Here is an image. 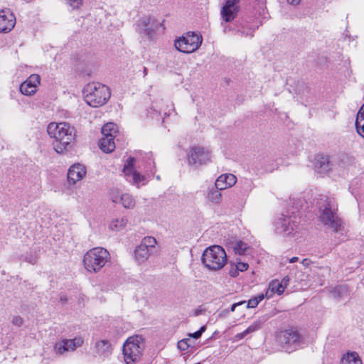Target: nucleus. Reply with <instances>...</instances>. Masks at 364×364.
Returning a JSON list of instances; mask_svg holds the SVG:
<instances>
[{
    "label": "nucleus",
    "instance_id": "nucleus-13",
    "mask_svg": "<svg viewBox=\"0 0 364 364\" xmlns=\"http://www.w3.org/2000/svg\"><path fill=\"white\" fill-rule=\"evenodd\" d=\"M275 232L283 237L289 236L295 230L296 225L291 217L282 215L274 222Z\"/></svg>",
    "mask_w": 364,
    "mask_h": 364
},
{
    "label": "nucleus",
    "instance_id": "nucleus-10",
    "mask_svg": "<svg viewBox=\"0 0 364 364\" xmlns=\"http://www.w3.org/2000/svg\"><path fill=\"white\" fill-rule=\"evenodd\" d=\"M210 152L203 147L193 146L188 153V164L190 166L198 167L210 161Z\"/></svg>",
    "mask_w": 364,
    "mask_h": 364
},
{
    "label": "nucleus",
    "instance_id": "nucleus-7",
    "mask_svg": "<svg viewBox=\"0 0 364 364\" xmlns=\"http://www.w3.org/2000/svg\"><path fill=\"white\" fill-rule=\"evenodd\" d=\"M203 37L198 33L188 32L174 41L176 49L181 53H191L196 51L201 46Z\"/></svg>",
    "mask_w": 364,
    "mask_h": 364
},
{
    "label": "nucleus",
    "instance_id": "nucleus-18",
    "mask_svg": "<svg viewBox=\"0 0 364 364\" xmlns=\"http://www.w3.org/2000/svg\"><path fill=\"white\" fill-rule=\"evenodd\" d=\"M237 182V178L231 173L220 175L215 181V186L217 189L225 190L233 186Z\"/></svg>",
    "mask_w": 364,
    "mask_h": 364
},
{
    "label": "nucleus",
    "instance_id": "nucleus-31",
    "mask_svg": "<svg viewBox=\"0 0 364 364\" xmlns=\"http://www.w3.org/2000/svg\"><path fill=\"white\" fill-rule=\"evenodd\" d=\"M333 295L335 298L343 299L348 296V290L346 286L341 285L335 288L333 291Z\"/></svg>",
    "mask_w": 364,
    "mask_h": 364
},
{
    "label": "nucleus",
    "instance_id": "nucleus-12",
    "mask_svg": "<svg viewBox=\"0 0 364 364\" xmlns=\"http://www.w3.org/2000/svg\"><path fill=\"white\" fill-rule=\"evenodd\" d=\"M84 343V339L81 336L75 337L72 339H63L56 342L53 350L56 354L63 355L66 352L74 351L76 348L81 347Z\"/></svg>",
    "mask_w": 364,
    "mask_h": 364
},
{
    "label": "nucleus",
    "instance_id": "nucleus-4",
    "mask_svg": "<svg viewBox=\"0 0 364 364\" xmlns=\"http://www.w3.org/2000/svg\"><path fill=\"white\" fill-rule=\"evenodd\" d=\"M84 95L85 102L93 107L103 105L110 97L108 87L100 82L87 84L84 88Z\"/></svg>",
    "mask_w": 364,
    "mask_h": 364
},
{
    "label": "nucleus",
    "instance_id": "nucleus-15",
    "mask_svg": "<svg viewBox=\"0 0 364 364\" xmlns=\"http://www.w3.org/2000/svg\"><path fill=\"white\" fill-rule=\"evenodd\" d=\"M41 83V77L37 74L31 75L20 86L21 92L26 96L33 95Z\"/></svg>",
    "mask_w": 364,
    "mask_h": 364
},
{
    "label": "nucleus",
    "instance_id": "nucleus-25",
    "mask_svg": "<svg viewBox=\"0 0 364 364\" xmlns=\"http://www.w3.org/2000/svg\"><path fill=\"white\" fill-rule=\"evenodd\" d=\"M355 128L358 134L364 138V104L357 114Z\"/></svg>",
    "mask_w": 364,
    "mask_h": 364
},
{
    "label": "nucleus",
    "instance_id": "nucleus-8",
    "mask_svg": "<svg viewBox=\"0 0 364 364\" xmlns=\"http://www.w3.org/2000/svg\"><path fill=\"white\" fill-rule=\"evenodd\" d=\"M159 28V23L150 16L141 17L136 23V31L141 38L151 41L154 38L156 31Z\"/></svg>",
    "mask_w": 364,
    "mask_h": 364
},
{
    "label": "nucleus",
    "instance_id": "nucleus-28",
    "mask_svg": "<svg viewBox=\"0 0 364 364\" xmlns=\"http://www.w3.org/2000/svg\"><path fill=\"white\" fill-rule=\"evenodd\" d=\"M117 132V126L112 122L107 123L102 127V137L107 136L115 138Z\"/></svg>",
    "mask_w": 364,
    "mask_h": 364
},
{
    "label": "nucleus",
    "instance_id": "nucleus-38",
    "mask_svg": "<svg viewBox=\"0 0 364 364\" xmlns=\"http://www.w3.org/2000/svg\"><path fill=\"white\" fill-rule=\"evenodd\" d=\"M205 331V326H202L200 330H198V331L193 333H190L189 334V336L191 337V338H196V339H198L199 338L202 333Z\"/></svg>",
    "mask_w": 364,
    "mask_h": 364
},
{
    "label": "nucleus",
    "instance_id": "nucleus-11",
    "mask_svg": "<svg viewBox=\"0 0 364 364\" xmlns=\"http://www.w3.org/2000/svg\"><path fill=\"white\" fill-rule=\"evenodd\" d=\"M134 159L129 157L124 166L123 173L127 181L138 188L146 183V178L134 168Z\"/></svg>",
    "mask_w": 364,
    "mask_h": 364
},
{
    "label": "nucleus",
    "instance_id": "nucleus-41",
    "mask_svg": "<svg viewBox=\"0 0 364 364\" xmlns=\"http://www.w3.org/2000/svg\"><path fill=\"white\" fill-rule=\"evenodd\" d=\"M247 335L245 332V331L242 333H237L236 334L235 336H234V340L235 341H240L241 339H242L244 337H245Z\"/></svg>",
    "mask_w": 364,
    "mask_h": 364
},
{
    "label": "nucleus",
    "instance_id": "nucleus-2",
    "mask_svg": "<svg viewBox=\"0 0 364 364\" xmlns=\"http://www.w3.org/2000/svg\"><path fill=\"white\" fill-rule=\"evenodd\" d=\"M336 211L337 205L332 198H326L320 206V221L326 228L336 232L342 228V223Z\"/></svg>",
    "mask_w": 364,
    "mask_h": 364
},
{
    "label": "nucleus",
    "instance_id": "nucleus-6",
    "mask_svg": "<svg viewBox=\"0 0 364 364\" xmlns=\"http://www.w3.org/2000/svg\"><path fill=\"white\" fill-rule=\"evenodd\" d=\"M202 262L210 270H219L227 262V255L224 249L219 245L206 248L202 255Z\"/></svg>",
    "mask_w": 364,
    "mask_h": 364
},
{
    "label": "nucleus",
    "instance_id": "nucleus-19",
    "mask_svg": "<svg viewBox=\"0 0 364 364\" xmlns=\"http://www.w3.org/2000/svg\"><path fill=\"white\" fill-rule=\"evenodd\" d=\"M112 347L108 340H99L95 343L94 353L100 357H107L112 353Z\"/></svg>",
    "mask_w": 364,
    "mask_h": 364
},
{
    "label": "nucleus",
    "instance_id": "nucleus-33",
    "mask_svg": "<svg viewBox=\"0 0 364 364\" xmlns=\"http://www.w3.org/2000/svg\"><path fill=\"white\" fill-rule=\"evenodd\" d=\"M122 193L117 189H112L109 193V197L114 203H119Z\"/></svg>",
    "mask_w": 364,
    "mask_h": 364
},
{
    "label": "nucleus",
    "instance_id": "nucleus-34",
    "mask_svg": "<svg viewBox=\"0 0 364 364\" xmlns=\"http://www.w3.org/2000/svg\"><path fill=\"white\" fill-rule=\"evenodd\" d=\"M190 346H191L190 338H184L178 342V348L182 351L187 350Z\"/></svg>",
    "mask_w": 364,
    "mask_h": 364
},
{
    "label": "nucleus",
    "instance_id": "nucleus-39",
    "mask_svg": "<svg viewBox=\"0 0 364 364\" xmlns=\"http://www.w3.org/2000/svg\"><path fill=\"white\" fill-rule=\"evenodd\" d=\"M12 323L17 326H21L23 323V319L19 316H15L12 318Z\"/></svg>",
    "mask_w": 364,
    "mask_h": 364
},
{
    "label": "nucleus",
    "instance_id": "nucleus-17",
    "mask_svg": "<svg viewBox=\"0 0 364 364\" xmlns=\"http://www.w3.org/2000/svg\"><path fill=\"white\" fill-rule=\"evenodd\" d=\"M16 18L9 10H2L0 12V33L10 31L15 26Z\"/></svg>",
    "mask_w": 364,
    "mask_h": 364
},
{
    "label": "nucleus",
    "instance_id": "nucleus-43",
    "mask_svg": "<svg viewBox=\"0 0 364 364\" xmlns=\"http://www.w3.org/2000/svg\"><path fill=\"white\" fill-rule=\"evenodd\" d=\"M173 110H174L173 104V103H171V104L168 106V110H167V111H165V112H164V114L168 116V115L171 114V111H173Z\"/></svg>",
    "mask_w": 364,
    "mask_h": 364
},
{
    "label": "nucleus",
    "instance_id": "nucleus-21",
    "mask_svg": "<svg viewBox=\"0 0 364 364\" xmlns=\"http://www.w3.org/2000/svg\"><path fill=\"white\" fill-rule=\"evenodd\" d=\"M315 168L321 173H327L331 168L332 165L327 156L318 155L315 159Z\"/></svg>",
    "mask_w": 364,
    "mask_h": 364
},
{
    "label": "nucleus",
    "instance_id": "nucleus-16",
    "mask_svg": "<svg viewBox=\"0 0 364 364\" xmlns=\"http://www.w3.org/2000/svg\"><path fill=\"white\" fill-rule=\"evenodd\" d=\"M86 168L80 164H75L70 167L68 171V181L70 184H75L82 180L86 175Z\"/></svg>",
    "mask_w": 364,
    "mask_h": 364
},
{
    "label": "nucleus",
    "instance_id": "nucleus-46",
    "mask_svg": "<svg viewBox=\"0 0 364 364\" xmlns=\"http://www.w3.org/2000/svg\"><path fill=\"white\" fill-rule=\"evenodd\" d=\"M289 282V278L288 277H284L283 278V279L280 282V283H282L283 285L284 286V289L287 287V286L288 285V283Z\"/></svg>",
    "mask_w": 364,
    "mask_h": 364
},
{
    "label": "nucleus",
    "instance_id": "nucleus-3",
    "mask_svg": "<svg viewBox=\"0 0 364 364\" xmlns=\"http://www.w3.org/2000/svg\"><path fill=\"white\" fill-rule=\"evenodd\" d=\"M109 252L100 247H94L87 251L83 257V265L90 273L99 272L109 261Z\"/></svg>",
    "mask_w": 364,
    "mask_h": 364
},
{
    "label": "nucleus",
    "instance_id": "nucleus-22",
    "mask_svg": "<svg viewBox=\"0 0 364 364\" xmlns=\"http://www.w3.org/2000/svg\"><path fill=\"white\" fill-rule=\"evenodd\" d=\"M128 220L126 217L112 218L108 223V229L113 232L122 231L127 225Z\"/></svg>",
    "mask_w": 364,
    "mask_h": 364
},
{
    "label": "nucleus",
    "instance_id": "nucleus-40",
    "mask_svg": "<svg viewBox=\"0 0 364 364\" xmlns=\"http://www.w3.org/2000/svg\"><path fill=\"white\" fill-rule=\"evenodd\" d=\"M69 4L73 9H79L82 5V0H68Z\"/></svg>",
    "mask_w": 364,
    "mask_h": 364
},
{
    "label": "nucleus",
    "instance_id": "nucleus-36",
    "mask_svg": "<svg viewBox=\"0 0 364 364\" xmlns=\"http://www.w3.org/2000/svg\"><path fill=\"white\" fill-rule=\"evenodd\" d=\"M37 259H38V257H37L36 254L31 253L29 255L25 256L23 259H24V261L33 264L36 262Z\"/></svg>",
    "mask_w": 364,
    "mask_h": 364
},
{
    "label": "nucleus",
    "instance_id": "nucleus-20",
    "mask_svg": "<svg viewBox=\"0 0 364 364\" xmlns=\"http://www.w3.org/2000/svg\"><path fill=\"white\" fill-rule=\"evenodd\" d=\"M299 334L296 330L290 328L281 333L280 339L287 345H296L299 341Z\"/></svg>",
    "mask_w": 364,
    "mask_h": 364
},
{
    "label": "nucleus",
    "instance_id": "nucleus-44",
    "mask_svg": "<svg viewBox=\"0 0 364 364\" xmlns=\"http://www.w3.org/2000/svg\"><path fill=\"white\" fill-rule=\"evenodd\" d=\"M246 301H240V302H237V303H235L233 304L232 306H231V308H230V311L232 312L235 311V308L237 306H240V305H242L243 304H245Z\"/></svg>",
    "mask_w": 364,
    "mask_h": 364
},
{
    "label": "nucleus",
    "instance_id": "nucleus-37",
    "mask_svg": "<svg viewBox=\"0 0 364 364\" xmlns=\"http://www.w3.org/2000/svg\"><path fill=\"white\" fill-rule=\"evenodd\" d=\"M248 264L247 263H245V262H237L236 264H235V267L237 268V270H239L240 272H244V271H246L247 269H248Z\"/></svg>",
    "mask_w": 364,
    "mask_h": 364
},
{
    "label": "nucleus",
    "instance_id": "nucleus-29",
    "mask_svg": "<svg viewBox=\"0 0 364 364\" xmlns=\"http://www.w3.org/2000/svg\"><path fill=\"white\" fill-rule=\"evenodd\" d=\"M125 208H133L135 206V200L128 193H123L120 198V202Z\"/></svg>",
    "mask_w": 364,
    "mask_h": 364
},
{
    "label": "nucleus",
    "instance_id": "nucleus-32",
    "mask_svg": "<svg viewBox=\"0 0 364 364\" xmlns=\"http://www.w3.org/2000/svg\"><path fill=\"white\" fill-rule=\"evenodd\" d=\"M264 298V294L261 293L250 299L247 301V308H255Z\"/></svg>",
    "mask_w": 364,
    "mask_h": 364
},
{
    "label": "nucleus",
    "instance_id": "nucleus-14",
    "mask_svg": "<svg viewBox=\"0 0 364 364\" xmlns=\"http://www.w3.org/2000/svg\"><path fill=\"white\" fill-rule=\"evenodd\" d=\"M239 0H227L221 8L220 15L225 22L232 21L237 15L240 10Z\"/></svg>",
    "mask_w": 364,
    "mask_h": 364
},
{
    "label": "nucleus",
    "instance_id": "nucleus-1",
    "mask_svg": "<svg viewBox=\"0 0 364 364\" xmlns=\"http://www.w3.org/2000/svg\"><path fill=\"white\" fill-rule=\"evenodd\" d=\"M47 132L55 141L54 149L58 153H63L75 139V129L66 122H50Z\"/></svg>",
    "mask_w": 364,
    "mask_h": 364
},
{
    "label": "nucleus",
    "instance_id": "nucleus-5",
    "mask_svg": "<svg viewBox=\"0 0 364 364\" xmlns=\"http://www.w3.org/2000/svg\"><path fill=\"white\" fill-rule=\"evenodd\" d=\"M145 348L144 340L141 336L134 335L129 337L123 346V355L126 364L138 363Z\"/></svg>",
    "mask_w": 364,
    "mask_h": 364
},
{
    "label": "nucleus",
    "instance_id": "nucleus-24",
    "mask_svg": "<svg viewBox=\"0 0 364 364\" xmlns=\"http://www.w3.org/2000/svg\"><path fill=\"white\" fill-rule=\"evenodd\" d=\"M100 147L104 152L111 153L115 149L114 138L102 137L100 141Z\"/></svg>",
    "mask_w": 364,
    "mask_h": 364
},
{
    "label": "nucleus",
    "instance_id": "nucleus-48",
    "mask_svg": "<svg viewBox=\"0 0 364 364\" xmlns=\"http://www.w3.org/2000/svg\"><path fill=\"white\" fill-rule=\"evenodd\" d=\"M299 260V257H293L289 259L290 263H294L296 262Z\"/></svg>",
    "mask_w": 364,
    "mask_h": 364
},
{
    "label": "nucleus",
    "instance_id": "nucleus-45",
    "mask_svg": "<svg viewBox=\"0 0 364 364\" xmlns=\"http://www.w3.org/2000/svg\"><path fill=\"white\" fill-rule=\"evenodd\" d=\"M301 264H303V266H304L305 267H308L311 264V261L307 258L306 259H304L301 262Z\"/></svg>",
    "mask_w": 364,
    "mask_h": 364
},
{
    "label": "nucleus",
    "instance_id": "nucleus-42",
    "mask_svg": "<svg viewBox=\"0 0 364 364\" xmlns=\"http://www.w3.org/2000/svg\"><path fill=\"white\" fill-rule=\"evenodd\" d=\"M301 0H287V4L291 6H297L301 3Z\"/></svg>",
    "mask_w": 364,
    "mask_h": 364
},
{
    "label": "nucleus",
    "instance_id": "nucleus-9",
    "mask_svg": "<svg viewBox=\"0 0 364 364\" xmlns=\"http://www.w3.org/2000/svg\"><path fill=\"white\" fill-rule=\"evenodd\" d=\"M157 241L154 237L147 236L142 239L141 243L134 250V257L139 263H144L156 251Z\"/></svg>",
    "mask_w": 364,
    "mask_h": 364
},
{
    "label": "nucleus",
    "instance_id": "nucleus-23",
    "mask_svg": "<svg viewBox=\"0 0 364 364\" xmlns=\"http://www.w3.org/2000/svg\"><path fill=\"white\" fill-rule=\"evenodd\" d=\"M284 286L282 283H280V282L277 279L273 280L269 283V288L266 292L265 296L267 298H269L274 293H277V294L280 295L284 291Z\"/></svg>",
    "mask_w": 364,
    "mask_h": 364
},
{
    "label": "nucleus",
    "instance_id": "nucleus-35",
    "mask_svg": "<svg viewBox=\"0 0 364 364\" xmlns=\"http://www.w3.org/2000/svg\"><path fill=\"white\" fill-rule=\"evenodd\" d=\"M260 328L259 322H255L251 324L247 329L245 330L246 335L252 333Z\"/></svg>",
    "mask_w": 364,
    "mask_h": 364
},
{
    "label": "nucleus",
    "instance_id": "nucleus-26",
    "mask_svg": "<svg viewBox=\"0 0 364 364\" xmlns=\"http://www.w3.org/2000/svg\"><path fill=\"white\" fill-rule=\"evenodd\" d=\"M341 364H363V362L356 352H349L343 356Z\"/></svg>",
    "mask_w": 364,
    "mask_h": 364
},
{
    "label": "nucleus",
    "instance_id": "nucleus-47",
    "mask_svg": "<svg viewBox=\"0 0 364 364\" xmlns=\"http://www.w3.org/2000/svg\"><path fill=\"white\" fill-rule=\"evenodd\" d=\"M239 270H237L236 267L235 269H230V275L231 277H235L237 275V272Z\"/></svg>",
    "mask_w": 364,
    "mask_h": 364
},
{
    "label": "nucleus",
    "instance_id": "nucleus-27",
    "mask_svg": "<svg viewBox=\"0 0 364 364\" xmlns=\"http://www.w3.org/2000/svg\"><path fill=\"white\" fill-rule=\"evenodd\" d=\"M216 187L209 188L207 191V199L213 204H220L222 201V194Z\"/></svg>",
    "mask_w": 364,
    "mask_h": 364
},
{
    "label": "nucleus",
    "instance_id": "nucleus-30",
    "mask_svg": "<svg viewBox=\"0 0 364 364\" xmlns=\"http://www.w3.org/2000/svg\"><path fill=\"white\" fill-rule=\"evenodd\" d=\"M232 247L235 254L242 255L245 253L249 246L247 245V243L240 240L237 241L235 244H233Z\"/></svg>",
    "mask_w": 364,
    "mask_h": 364
}]
</instances>
